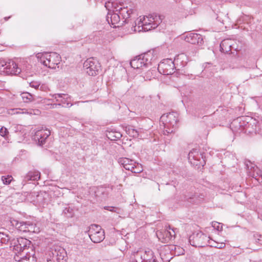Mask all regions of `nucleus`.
<instances>
[{
    "label": "nucleus",
    "mask_w": 262,
    "mask_h": 262,
    "mask_svg": "<svg viewBox=\"0 0 262 262\" xmlns=\"http://www.w3.org/2000/svg\"><path fill=\"white\" fill-rule=\"evenodd\" d=\"M21 98L24 102L27 103L33 101L34 98L32 95L28 92H24L21 94Z\"/></svg>",
    "instance_id": "c756f323"
},
{
    "label": "nucleus",
    "mask_w": 262,
    "mask_h": 262,
    "mask_svg": "<svg viewBox=\"0 0 262 262\" xmlns=\"http://www.w3.org/2000/svg\"><path fill=\"white\" fill-rule=\"evenodd\" d=\"M61 57L55 52L46 53L41 55L40 62L45 66L50 69H55L56 66L60 63Z\"/></svg>",
    "instance_id": "20e7f679"
},
{
    "label": "nucleus",
    "mask_w": 262,
    "mask_h": 262,
    "mask_svg": "<svg viewBox=\"0 0 262 262\" xmlns=\"http://www.w3.org/2000/svg\"><path fill=\"white\" fill-rule=\"evenodd\" d=\"M17 244L15 243L14 248L16 250L23 251L29 248L31 245V241L24 238H19L17 240Z\"/></svg>",
    "instance_id": "6ab92c4d"
},
{
    "label": "nucleus",
    "mask_w": 262,
    "mask_h": 262,
    "mask_svg": "<svg viewBox=\"0 0 262 262\" xmlns=\"http://www.w3.org/2000/svg\"><path fill=\"white\" fill-rule=\"evenodd\" d=\"M30 256L28 257L27 256H25V259H21L19 260L18 262H30Z\"/></svg>",
    "instance_id": "c03bdc74"
},
{
    "label": "nucleus",
    "mask_w": 262,
    "mask_h": 262,
    "mask_svg": "<svg viewBox=\"0 0 262 262\" xmlns=\"http://www.w3.org/2000/svg\"><path fill=\"white\" fill-rule=\"evenodd\" d=\"M61 106V103H54L52 104V107L53 108H57L58 106Z\"/></svg>",
    "instance_id": "a18cd8bd"
},
{
    "label": "nucleus",
    "mask_w": 262,
    "mask_h": 262,
    "mask_svg": "<svg viewBox=\"0 0 262 262\" xmlns=\"http://www.w3.org/2000/svg\"><path fill=\"white\" fill-rule=\"evenodd\" d=\"M11 224L18 231L23 232H28L29 222L18 221L17 220H13L11 221Z\"/></svg>",
    "instance_id": "4be33fe9"
},
{
    "label": "nucleus",
    "mask_w": 262,
    "mask_h": 262,
    "mask_svg": "<svg viewBox=\"0 0 262 262\" xmlns=\"http://www.w3.org/2000/svg\"><path fill=\"white\" fill-rule=\"evenodd\" d=\"M52 97L56 100V102L63 104H66L65 107H70L72 106V104L70 103L71 97L67 94H54L51 95Z\"/></svg>",
    "instance_id": "f3484780"
},
{
    "label": "nucleus",
    "mask_w": 262,
    "mask_h": 262,
    "mask_svg": "<svg viewBox=\"0 0 262 262\" xmlns=\"http://www.w3.org/2000/svg\"><path fill=\"white\" fill-rule=\"evenodd\" d=\"M29 85L35 89H38L40 86V83L38 81H33L29 83Z\"/></svg>",
    "instance_id": "58836bf2"
},
{
    "label": "nucleus",
    "mask_w": 262,
    "mask_h": 262,
    "mask_svg": "<svg viewBox=\"0 0 262 262\" xmlns=\"http://www.w3.org/2000/svg\"><path fill=\"white\" fill-rule=\"evenodd\" d=\"M108 10L110 11V9ZM106 20L109 24L114 25V28L122 27L125 24L122 19L121 20L120 15L118 12L112 14L109 11L106 16Z\"/></svg>",
    "instance_id": "4468645a"
},
{
    "label": "nucleus",
    "mask_w": 262,
    "mask_h": 262,
    "mask_svg": "<svg viewBox=\"0 0 262 262\" xmlns=\"http://www.w3.org/2000/svg\"><path fill=\"white\" fill-rule=\"evenodd\" d=\"M244 117H239L233 121L230 124V127L233 132L238 133L247 131L248 126L249 125L244 120Z\"/></svg>",
    "instance_id": "f8f14e48"
},
{
    "label": "nucleus",
    "mask_w": 262,
    "mask_h": 262,
    "mask_svg": "<svg viewBox=\"0 0 262 262\" xmlns=\"http://www.w3.org/2000/svg\"><path fill=\"white\" fill-rule=\"evenodd\" d=\"M9 132L8 129L5 127H2L0 129V135L4 137L5 139H7Z\"/></svg>",
    "instance_id": "e433bc0d"
},
{
    "label": "nucleus",
    "mask_w": 262,
    "mask_h": 262,
    "mask_svg": "<svg viewBox=\"0 0 262 262\" xmlns=\"http://www.w3.org/2000/svg\"><path fill=\"white\" fill-rule=\"evenodd\" d=\"M51 132L50 130L42 127L41 129L37 130L34 136L33 139L36 142H38L39 145H43L46 139L50 135Z\"/></svg>",
    "instance_id": "ddd939ff"
},
{
    "label": "nucleus",
    "mask_w": 262,
    "mask_h": 262,
    "mask_svg": "<svg viewBox=\"0 0 262 262\" xmlns=\"http://www.w3.org/2000/svg\"><path fill=\"white\" fill-rule=\"evenodd\" d=\"M204 195L201 194V197L195 194L191 193L185 195V200L192 203L198 204L203 199Z\"/></svg>",
    "instance_id": "393cba45"
},
{
    "label": "nucleus",
    "mask_w": 262,
    "mask_h": 262,
    "mask_svg": "<svg viewBox=\"0 0 262 262\" xmlns=\"http://www.w3.org/2000/svg\"><path fill=\"white\" fill-rule=\"evenodd\" d=\"M208 238L206 234L202 232L193 233L189 236V241L191 245L195 247H204L208 246Z\"/></svg>",
    "instance_id": "39448f33"
},
{
    "label": "nucleus",
    "mask_w": 262,
    "mask_h": 262,
    "mask_svg": "<svg viewBox=\"0 0 262 262\" xmlns=\"http://www.w3.org/2000/svg\"><path fill=\"white\" fill-rule=\"evenodd\" d=\"M199 152L197 149H192L188 154V159L189 160L193 159L194 160H199Z\"/></svg>",
    "instance_id": "2f4dec72"
},
{
    "label": "nucleus",
    "mask_w": 262,
    "mask_h": 262,
    "mask_svg": "<svg viewBox=\"0 0 262 262\" xmlns=\"http://www.w3.org/2000/svg\"><path fill=\"white\" fill-rule=\"evenodd\" d=\"M225 246V244L224 243H217L216 242L215 245H212V247H215L219 249H222Z\"/></svg>",
    "instance_id": "ea45409f"
},
{
    "label": "nucleus",
    "mask_w": 262,
    "mask_h": 262,
    "mask_svg": "<svg viewBox=\"0 0 262 262\" xmlns=\"http://www.w3.org/2000/svg\"><path fill=\"white\" fill-rule=\"evenodd\" d=\"M171 59H164L158 64V70L160 73L165 75L174 73L176 69L175 63Z\"/></svg>",
    "instance_id": "1a4fd4ad"
},
{
    "label": "nucleus",
    "mask_w": 262,
    "mask_h": 262,
    "mask_svg": "<svg viewBox=\"0 0 262 262\" xmlns=\"http://www.w3.org/2000/svg\"><path fill=\"white\" fill-rule=\"evenodd\" d=\"M247 168L249 170V175L254 178L259 183H262V171L257 166H251L250 168L247 162L245 163Z\"/></svg>",
    "instance_id": "dca6fc26"
},
{
    "label": "nucleus",
    "mask_w": 262,
    "mask_h": 262,
    "mask_svg": "<svg viewBox=\"0 0 262 262\" xmlns=\"http://www.w3.org/2000/svg\"><path fill=\"white\" fill-rule=\"evenodd\" d=\"M168 229L169 230L170 229L171 230V231H170V236L169 235V238L170 240H171V239L175 236V232L173 229H171L170 226H168Z\"/></svg>",
    "instance_id": "a19ab883"
},
{
    "label": "nucleus",
    "mask_w": 262,
    "mask_h": 262,
    "mask_svg": "<svg viewBox=\"0 0 262 262\" xmlns=\"http://www.w3.org/2000/svg\"><path fill=\"white\" fill-rule=\"evenodd\" d=\"M100 64L98 61L94 58H90L83 63V68L85 72L90 76H94L99 73Z\"/></svg>",
    "instance_id": "423d86ee"
},
{
    "label": "nucleus",
    "mask_w": 262,
    "mask_h": 262,
    "mask_svg": "<svg viewBox=\"0 0 262 262\" xmlns=\"http://www.w3.org/2000/svg\"><path fill=\"white\" fill-rule=\"evenodd\" d=\"M139 78H141V79H143V78H144V80H147V79H149V80H150V78H148V77H146V78L145 79V77H142V76H139Z\"/></svg>",
    "instance_id": "09e8293b"
},
{
    "label": "nucleus",
    "mask_w": 262,
    "mask_h": 262,
    "mask_svg": "<svg viewBox=\"0 0 262 262\" xmlns=\"http://www.w3.org/2000/svg\"><path fill=\"white\" fill-rule=\"evenodd\" d=\"M35 111H36V112H39V111H38V110H36Z\"/></svg>",
    "instance_id": "864d4df0"
},
{
    "label": "nucleus",
    "mask_w": 262,
    "mask_h": 262,
    "mask_svg": "<svg viewBox=\"0 0 262 262\" xmlns=\"http://www.w3.org/2000/svg\"><path fill=\"white\" fill-rule=\"evenodd\" d=\"M89 236L93 243H99L105 238L104 231L99 225L93 224L90 227Z\"/></svg>",
    "instance_id": "6e6552de"
},
{
    "label": "nucleus",
    "mask_w": 262,
    "mask_h": 262,
    "mask_svg": "<svg viewBox=\"0 0 262 262\" xmlns=\"http://www.w3.org/2000/svg\"><path fill=\"white\" fill-rule=\"evenodd\" d=\"M143 256V252L140 249L134 252L130 256V262H144Z\"/></svg>",
    "instance_id": "b1692460"
},
{
    "label": "nucleus",
    "mask_w": 262,
    "mask_h": 262,
    "mask_svg": "<svg viewBox=\"0 0 262 262\" xmlns=\"http://www.w3.org/2000/svg\"><path fill=\"white\" fill-rule=\"evenodd\" d=\"M52 258L56 262H66L67 252L64 248L60 246H54L51 249Z\"/></svg>",
    "instance_id": "9d476101"
},
{
    "label": "nucleus",
    "mask_w": 262,
    "mask_h": 262,
    "mask_svg": "<svg viewBox=\"0 0 262 262\" xmlns=\"http://www.w3.org/2000/svg\"><path fill=\"white\" fill-rule=\"evenodd\" d=\"M118 163L122 165L125 169L133 170V166H135V162L127 158H120L118 160Z\"/></svg>",
    "instance_id": "aec40b11"
},
{
    "label": "nucleus",
    "mask_w": 262,
    "mask_h": 262,
    "mask_svg": "<svg viewBox=\"0 0 262 262\" xmlns=\"http://www.w3.org/2000/svg\"><path fill=\"white\" fill-rule=\"evenodd\" d=\"M10 238L8 235L4 233L0 232V243L7 244L9 241Z\"/></svg>",
    "instance_id": "f704fd0d"
},
{
    "label": "nucleus",
    "mask_w": 262,
    "mask_h": 262,
    "mask_svg": "<svg viewBox=\"0 0 262 262\" xmlns=\"http://www.w3.org/2000/svg\"><path fill=\"white\" fill-rule=\"evenodd\" d=\"M107 138L111 140H117L121 138L122 135L120 132H110L107 134Z\"/></svg>",
    "instance_id": "c85d7f7f"
},
{
    "label": "nucleus",
    "mask_w": 262,
    "mask_h": 262,
    "mask_svg": "<svg viewBox=\"0 0 262 262\" xmlns=\"http://www.w3.org/2000/svg\"><path fill=\"white\" fill-rule=\"evenodd\" d=\"M150 73V72H147V74H149Z\"/></svg>",
    "instance_id": "603ef678"
},
{
    "label": "nucleus",
    "mask_w": 262,
    "mask_h": 262,
    "mask_svg": "<svg viewBox=\"0 0 262 262\" xmlns=\"http://www.w3.org/2000/svg\"><path fill=\"white\" fill-rule=\"evenodd\" d=\"M10 17V16H9V17H5L4 18V19H5V20L6 21H7V20H8V19H9Z\"/></svg>",
    "instance_id": "8fccbe9b"
},
{
    "label": "nucleus",
    "mask_w": 262,
    "mask_h": 262,
    "mask_svg": "<svg viewBox=\"0 0 262 262\" xmlns=\"http://www.w3.org/2000/svg\"><path fill=\"white\" fill-rule=\"evenodd\" d=\"M164 18L163 15H157L154 13L148 16L144 17L138 23V26L133 27L134 32H146L156 28L162 21Z\"/></svg>",
    "instance_id": "f257e3e1"
},
{
    "label": "nucleus",
    "mask_w": 262,
    "mask_h": 262,
    "mask_svg": "<svg viewBox=\"0 0 262 262\" xmlns=\"http://www.w3.org/2000/svg\"><path fill=\"white\" fill-rule=\"evenodd\" d=\"M174 61L175 64H180L182 67H184L188 62V58L185 54L181 53L175 57Z\"/></svg>",
    "instance_id": "5701e85b"
},
{
    "label": "nucleus",
    "mask_w": 262,
    "mask_h": 262,
    "mask_svg": "<svg viewBox=\"0 0 262 262\" xmlns=\"http://www.w3.org/2000/svg\"><path fill=\"white\" fill-rule=\"evenodd\" d=\"M125 130L126 133L130 137L134 138H137L139 137V131L134 129L132 126H126Z\"/></svg>",
    "instance_id": "cd10ccee"
},
{
    "label": "nucleus",
    "mask_w": 262,
    "mask_h": 262,
    "mask_svg": "<svg viewBox=\"0 0 262 262\" xmlns=\"http://www.w3.org/2000/svg\"><path fill=\"white\" fill-rule=\"evenodd\" d=\"M40 231L39 228L35 224L29 222V226H28V232L31 233H38Z\"/></svg>",
    "instance_id": "7c9ffc66"
},
{
    "label": "nucleus",
    "mask_w": 262,
    "mask_h": 262,
    "mask_svg": "<svg viewBox=\"0 0 262 262\" xmlns=\"http://www.w3.org/2000/svg\"><path fill=\"white\" fill-rule=\"evenodd\" d=\"M133 170H130L132 172L139 173L142 171L143 168L141 164L135 162V166H133Z\"/></svg>",
    "instance_id": "72a5a7b5"
},
{
    "label": "nucleus",
    "mask_w": 262,
    "mask_h": 262,
    "mask_svg": "<svg viewBox=\"0 0 262 262\" xmlns=\"http://www.w3.org/2000/svg\"><path fill=\"white\" fill-rule=\"evenodd\" d=\"M104 208L105 209V210H109L110 211H112V212H116V210H115V208L114 207H112V206H105L104 207Z\"/></svg>",
    "instance_id": "79ce46f5"
},
{
    "label": "nucleus",
    "mask_w": 262,
    "mask_h": 262,
    "mask_svg": "<svg viewBox=\"0 0 262 262\" xmlns=\"http://www.w3.org/2000/svg\"><path fill=\"white\" fill-rule=\"evenodd\" d=\"M141 252H143V259L144 262H148L152 261L154 258V253L150 249H140Z\"/></svg>",
    "instance_id": "bb28decb"
},
{
    "label": "nucleus",
    "mask_w": 262,
    "mask_h": 262,
    "mask_svg": "<svg viewBox=\"0 0 262 262\" xmlns=\"http://www.w3.org/2000/svg\"><path fill=\"white\" fill-rule=\"evenodd\" d=\"M185 40L191 44L201 45L203 43V38L200 34L189 33L185 37Z\"/></svg>",
    "instance_id": "2eb2a0df"
},
{
    "label": "nucleus",
    "mask_w": 262,
    "mask_h": 262,
    "mask_svg": "<svg viewBox=\"0 0 262 262\" xmlns=\"http://www.w3.org/2000/svg\"><path fill=\"white\" fill-rule=\"evenodd\" d=\"M0 70L8 75H18L21 72L20 68H18L17 64L12 60L8 61L1 60Z\"/></svg>",
    "instance_id": "0eeeda50"
},
{
    "label": "nucleus",
    "mask_w": 262,
    "mask_h": 262,
    "mask_svg": "<svg viewBox=\"0 0 262 262\" xmlns=\"http://www.w3.org/2000/svg\"><path fill=\"white\" fill-rule=\"evenodd\" d=\"M233 41L230 39H225L220 43V50L221 52L227 53L232 50H237V48L232 43Z\"/></svg>",
    "instance_id": "a211bd4d"
},
{
    "label": "nucleus",
    "mask_w": 262,
    "mask_h": 262,
    "mask_svg": "<svg viewBox=\"0 0 262 262\" xmlns=\"http://www.w3.org/2000/svg\"><path fill=\"white\" fill-rule=\"evenodd\" d=\"M156 234L158 238L162 243H167L170 241L169 238L170 231L168 229V227H166V229L163 230L158 231Z\"/></svg>",
    "instance_id": "412c9836"
},
{
    "label": "nucleus",
    "mask_w": 262,
    "mask_h": 262,
    "mask_svg": "<svg viewBox=\"0 0 262 262\" xmlns=\"http://www.w3.org/2000/svg\"><path fill=\"white\" fill-rule=\"evenodd\" d=\"M178 115L176 112H171L166 115H163L161 120L163 122L164 128L163 134L168 135L172 133L177 127L178 122Z\"/></svg>",
    "instance_id": "7ed1b4c3"
},
{
    "label": "nucleus",
    "mask_w": 262,
    "mask_h": 262,
    "mask_svg": "<svg viewBox=\"0 0 262 262\" xmlns=\"http://www.w3.org/2000/svg\"><path fill=\"white\" fill-rule=\"evenodd\" d=\"M156 59L154 52L149 51L135 57L130 64L134 69L144 70L151 67Z\"/></svg>",
    "instance_id": "f03ea898"
},
{
    "label": "nucleus",
    "mask_w": 262,
    "mask_h": 262,
    "mask_svg": "<svg viewBox=\"0 0 262 262\" xmlns=\"http://www.w3.org/2000/svg\"><path fill=\"white\" fill-rule=\"evenodd\" d=\"M212 226L215 229L217 230V231H221L222 229V225L218 222H212Z\"/></svg>",
    "instance_id": "4c0bfd02"
},
{
    "label": "nucleus",
    "mask_w": 262,
    "mask_h": 262,
    "mask_svg": "<svg viewBox=\"0 0 262 262\" xmlns=\"http://www.w3.org/2000/svg\"><path fill=\"white\" fill-rule=\"evenodd\" d=\"M1 180L4 184L8 185L11 183V182L13 180V178L11 176H2L1 178Z\"/></svg>",
    "instance_id": "c9c22d12"
},
{
    "label": "nucleus",
    "mask_w": 262,
    "mask_h": 262,
    "mask_svg": "<svg viewBox=\"0 0 262 262\" xmlns=\"http://www.w3.org/2000/svg\"><path fill=\"white\" fill-rule=\"evenodd\" d=\"M258 242L259 243V244L262 245V236L261 235H260L259 236V238L258 239Z\"/></svg>",
    "instance_id": "49530a36"
},
{
    "label": "nucleus",
    "mask_w": 262,
    "mask_h": 262,
    "mask_svg": "<svg viewBox=\"0 0 262 262\" xmlns=\"http://www.w3.org/2000/svg\"><path fill=\"white\" fill-rule=\"evenodd\" d=\"M216 245V242L210 239V238H208V245L210 246V247H212V245Z\"/></svg>",
    "instance_id": "37998d69"
},
{
    "label": "nucleus",
    "mask_w": 262,
    "mask_h": 262,
    "mask_svg": "<svg viewBox=\"0 0 262 262\" xmlns=\"http://www.w3.org/2000/svg\"><path fill=\"white\" fill-rule=\"evenodd\" d=\"M27 113L30 114H36V113L35 112V111H31L30 112H27Z\"/></svg>",
    "instance_id": "de8ad7c7"
},
{
    "label": "nucleus",
    "mask_w": 262,
    "mask_h": 262,
    "mask_svg": "<svg viewBox=\"0 0 262 262\" xmlns=\"http://www.w3.org/2000/svg\"><path fill=\"white\" fill-rule=\"evenodd\" d=\"M148 262H156L155 259H153L152 261H149Z\"/></svg>",
    "instance_id": "3c124183"
},
{
    "label": "nucleus",
    "mask_w": 262,
    "mask_h": 262,
    "mask_svg": "<svg viewBox=\"0 0 262 262\" xmlns=\"http://www.w3.org/2000/svg\"><path fill=\"white\" fill-rule=\"evenodd\" d=\"M114 5V4L108 2L105 3V7L107 10H109L111 7H114L113 11H115L119 13L120 17H122V19L125 24L127 23L128 22V18H129L130 14L133 13V10L128 9L127 8L121 7L119 8V9H117Z\"/></svg>",
    "instance_id": "9b49d317"
},
{
    "label": "nucleus",
    "mask_w": 262,
    "mask_h": 262,
    "mask_svg": "<svg viewBox=\"0 0 262 262\" xmlns=\"http://www.w3.org/2000/svg\"><path fill=\"white\" fill-rule=\"evenodd\" d=\"M40 178V173L37 171H31L26 175L24 181L27 182L29 181H36Z\"/></svg>",
    "instance_id": "a878e982"
},
{
    "label": "nucleus",
    "mask_w": 262,
    "mask_h": 262,
    "mask_svg": "<svg viewBox=\"0 0 262 262\" xmlns=\"http://www.w3.org/2000/svg\"><path fill=\"white\" fill-rule=\"evenodd\" d=\"M63 213L67 217H72L74 216V212L73 208L70 207H67L63 210Z\"/></svg>",
    "instance_id": "473e14b6"
}]
</instances>
